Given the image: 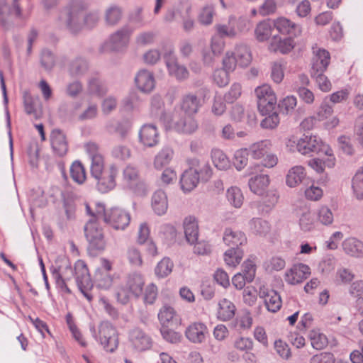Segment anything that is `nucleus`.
Here are the masks:
<instances>
[{
    "mask_svg": "<svg viewBox=\"0 0 363 363\" xmlns=\"http://www.w3.org/2000/svg\"><path fill=\"white\" fill-rule=\"evenodd\" d=\"M189 168L182 174L180 185L185 193L194 190L200 182H206L212 177V169L208 162L196 157L187 160Z\"/></svg>",
    "mask_w": 363,
    "mask_h": 363,
    "instance_id": "1",
    "label": "nucleus"
},
{
    "mask_svg": "<svg viewBox=\"0 0 363 363\" xmlns=\"http://www.w3.org/2000/svg\"><path fill=\"white\" fill-rule=\"evenodd\" d=\"M296 148L302 155L316 153L328 156L325 162L328 167H333L335 164V157L333 150L316 135H303L298 140Z\"/></svg>",
    "mask_w": 363,
    "mask_h": 363,
    "instance_id": "2",
    "label": "nucleus"
},
{
    "mask_svg": "<svg viewBox=\"0 0 363 363\" xmlns=\"http://www.w3.org/2000/svg\"><path fill=\"white\" fill-rule=\"evenodd\" d=\"M87 4L83 0H72L67 8L62 12L60 19L65 21L67 28L72 33L80 30L84 25V12Z\"/></svg>",
    "mask_w": 363,
    "mask_h": 363,
    "instance_id": "3",
    "label": "nucleus"
},
{
    "mask_svg": "<svg viewBox=\"0 0 363 363\" xmlns=\"http://www.w3.org/2000/svg\"><path fill=\"white\" fill-rule=\"evenodd\" d=\"M145 281L139 273H132L128 275L124 284L117 290L116 296L118 302L126 304L131 296L138 298L143 290Z\"/></svg>",
    "mask_w": 363,
    "mask_h": 363,
    "instance_id": "4",
    "label": "nucleus"
},
{
    "mask_svg": "<svg viewBox=\"0 0 363 363\" xmlns=\"http://www.w3.org/2000/svg\"><path fill=\"white\" fill-rule=\"evenodd\" d=\"M258 110L262 115H266L273 111L277 105V96L268 84H263L255 89Z\"/></svg>",
    "mask_w": 363,
    "mask_h": 363,
    "instance_id": "5",
    "label": "nucleus"
},
{
    "mask_svg": "<svg viewBox=\"0 0 363 363\" xmlns=\"http://www.w3.org/2000/svg\"><path fill=\"white\" fill-rule=\"evenodd\" d=\"M163 57L170 76L178 81H184L189 77V72L187 68L179 63L177 57L174 55V48L172 45L169 44L167 46Z\"/></svg>",
    "mask_w": 363,
    "mask_h": 363,
    "instance_id": "6",
    "label": "nucleus"
},
{
    "mask_svg": "<svg viewBox=\"0 0 363 363\" xmlns=\"http://www.w3.org/2000/svg\"><path fill=\"white\" fill-rule=\"evenodd\" d=\"M99 340L104 350L114 352L118 345L117 330L108 321H103L99 326Z\"/></svg>",
    "mask_w": 363,
    "mask_h": 363,
    "instance_id": "7",
    "label": "nucleus"
},
{
    "mask_svg": "<svg viewBox=\"0 0 363 363\" xmlns=\"http://www.w3.org/2000/svg\"><path fill=\"white\" fill-rule=\"evenodd\" d=\"M133 33V28L124 26L110 35L106 44L113 51L124 52L128 47Z\"/></svg>",
    "mask_w": 363,
    "mask_h": 363,
    "instance_id": "8",
    "label": "nucleus"
},
{
    "mask_svg": "<svg viewBox=\"0 0 363 363\" xmlns=\"http://www.w3.org/2000/svg\"><path fill=\"white\" fill-rule=\"evenodd\" d=\"M84 233L89 243V247L96 250L104 249L105 241L99 220H89L84 226Z\"/></svg>",
    "mask_w": 363,
    "mask_h": 363,
    "instance_id": "9",
    "label": "nucleus"
},
{
    "mask_svg": "<svg viewBox=\"0 0 363 363\" xmlns=\"http://www.w3.org/2000/svg\"><path fill=\"white\" fill-rule=\"evenodd\" d=\"M103 220L116 230H124L130 223V214L123 209L112 208L105 210Z\"/></svg>",
    "mask_w": 363,
    "mask_h": 363,
    "instance_id": "10",
    "label": "nucleus"
},
{
    "mask_svg": "<svg viewBox=\"0 0 363 363\" xmlns=\"http://www.w3.org/2000/svg\"><path fill=\"white\" fill-rule=\"evenodd\" d=\"M118 172L117 167L114 165H111L97 177H93L97 181V189L101 193H106L113 189L116 185V177L118 175Z\"/></svg>",
    "mask_w": 363,
    "mask_h": 363,
    "instance_id": "11",
    "label": "nucleus"
},
{
    "mask_svg": "<svg viewBox=\"0 0 363 363\" xmlns=\"http://www.w3.org/2000/svg\"><path fill=\"white\" fill-rule=\"evenodd\" d=\"M244 20L240 18L237 20L235 16H230L227 23H218L215 26L216 30V35H220L221 38L228 37L234 38L237 36L238 33L242 30L241 24Z\"/></svg>",
    "mask_w": 363,
    "mask_h": 363,
    "instance_id": "12",
    "label": "nucleus"
},
{
    "mask_svg": "<svg viewBox=\"0 0 363 363\" xmlns=\"http://www.w3.org/2000/svg\"><path fill=\"white\" fill-rule=\"evenodd\" d=\"M310 274L311 269L307 264L298 263L286 272L284 279L288 284L295 285L306 279Z\"/></svg>",
    "mask_w": 363,
    "mask_h": 363,
    "instance_id": "13",
    "label": "nucleus"
},
{
    "mask_svg": "<svg viewBox=\"0 0 363 363\" xmlns=\"http://www.w3.org/2000/svg\"><path fill=\"white\" fill-rule=\"evenodd\" d=\"M259 296L264 299V305L268 311L277 312L281 307L282 301L280 295L273 289L262 286L259 290Z\"/></svg>",
    "mask_w": 363,
    "mask_h": 363,
    "instance_id": "14",
    "label": "nucleus"
},
{
    "mask_svg": "<svg viewBox=\"0 0 363 363\" xmlns=\"http://www.w3.org/2000/svg\"><path fill=\"white\" fill-rule=\"evenodd\" d=\"M313 57L311 72L324 73L327 69L330 60V55L328 50L313 46L312 48Z\"/></svg>",
    "mask_w": 363,
    "mask_h": 363,
    "instance_id": "15",
    "label": "nucleus"
},
{
    "mask_svg": "<svg viewBox=\"0 0 363 363\" xmlns=\"http://www.w3.org/2000/svg\"><path fill=\"white\" fill-rule=\"evenodd\" d=\"M140 142L146 147L156 146L160 141V135L157 127L153 124H145L139 132Z\"/></svg>",
    "mask_w": 363,
    "mask_h": 363,
    "instance_id": "16",
    "label": "nucleus"
},
{
    "mask_svg": "<svg viewBox=\"0 0 363 363\" xmlns=\"http://www.w3.org/2000/svg\"><path fill=\"white\" fill-rule=\"evenodd\" d=\"M274 27L281 34L298 36L301 34L302 29L297 24L286 17H279L273 22Z\"/></svg>",
    "mask_w": 363,
    "mask_h": 363,
    "instance_id": "17",
    "label": "nucleus"
},
{
    "mask_svg": "<svg viewBox=\"0 0 363 363\" xmlns=\"http://www.w3.org/2000/svg\"><path fill=\"white\" fill-rule=\"evenodd\" d=\"M129 340L134 348L138 351L148 350L152 345L150 337L138 328H135L130 332Z\"/></svg>",
    "mask_w": 363,
    "mask_h": 363,
    "instance_id": "18",
    "label": "nucleus"
},
{
    "mask_svg": "<svg viewBox=\"0 0 363 363\" xmlns=\"http://www.w3.org/2000/svg\"><path fill=\"white\" fill-rule=\"evenodd\" d=\"M50 142L54 153L58 157H64L68 152V143L65 135L59 129H55L50 134Z\"/></svg>",
    "mask_w": 363,
    "mask_h": 363,
    "instance_id": "19",
    "label": "nucleus"
},
{
    "mask_svg": "<svg viewBox=\"0 0 363 363\" xmlns=\"http://www.w3.org/2000/svg\"><path fill=\"white\" fill-rule=\"evenodd\" d=\"M74 275L77 285L79 289H91L93 284L91 283L88 268L82 260H79L74 265Z\"/></svg>",
    "mask_w": 363,
    "mask_h": 363,
    "instance_id": "20",
    "label": "nucleus"
},
{
    "mask_svg": "<svg viewBox=\"0 0 363 363\" xmlns=\"http://www.w3.org/2000/svg\"><path fill=\"white\" fill-rule=\"evenodd\" d=\"M342 248L345 255L354 258L363 257V242L355 237H349L342 242Z\"/></svg>",
    "mask_w": 363,
    "mask_h": 363,
    "instance_id": "21",
    "label": "nucleus"
},
{
    "mask_svg": "<svg viewBox=\"0 0 363 363\" xmlns=\"http://www.w3.org/2000/svg\"><path fill=\"white\" fill-rule=\"evenodd\" d=\"M207 333L208 329L205 324L195 322L186 328L185 335L193 343H201L205 340Z\"/></svg>",
    "mask_w": 363,
    "mask_h": 363,
    "instance_id": "22",
    "label": "nucleus"
},
{
    "mask_svg": "<svg viewBox=\"0 0 363 363\" xmlns=\"http://www.w3.org/2000/svg\"><path fill=\"white\" fill-rule=\"evenodd\" d=\"M135 81L138 88L145 93L152 91L155 84L153 74L147 69L139 71L135 77Z\"/></svg>",
    "mask_w": 363,
    "mask_h": 363,
    "instance_id": "23",
    "label": "nucleus"
},
{
    "mask_svg": "<svg viewBox=\"0 0 363 363\" xmlns=\"http://www.w3.org/2000/svg\"><path fill=\"white\" fill-rule=\"evenodd\" d=\"M306 177L305 168L301 165H296L290 168L286 175V184L290 188L299 186Z\"/></svg>",
    "mask_w": 363,
    "mask_h": 363,
    "instance_id": "24",
    "label": "nucleus"
},
{
    "mask_svg": "<svg viewBox=\"0 0 363 363\" xmlns=\"http://www.w3.org/2000/svg\"><path fill=\"white\" fill-rule=\"evenodd\" d=\"M183 225L186 241L193 245L199 237V226L196 218L192 216L186 217Z\"/></svg>",
    "mask_w": 363,
    "mask_h": 363,
    "instance_id": "25",
    "label": "nucleus"
},
{
    "mask_svg": "<svg viewBox=\"0 0 363 363\" xmlns=\"http://www.w3.org/2000/svg\"><path fill=\"white\" fill-rule=\"evenodd\" d=\"M223 240L230 247H240L247 242V238L242 232L234 231L230 228L225 229Z\"/></svg>",
    "mask_w": 363,
    "mask_h": 363,
    "instance_id": "26",
    "label": "nucleus"
},
{
    "mask_svg": "<svg viewBox=\"0 0 363 363\" xmlns=\"http://www.w3.org/2000/svg\"><path fill=\"white\" fill-rule=\"evenodd\" d=\"M294 45V41L291 38L281 39L277 36H274L269 45V49L274 52L286 54L292 50Z\"/></svg>",
    "mask_w": 363,
    "mask_h": 363,
    "instance_id": "27",
    "label": "nucleus"
},
{
    "mask_svg": "<svg viewBox=\"0 0 363 363\" xmlns=\"http://www.w3.org/2000/svg\"><path fill=\"white\" fill-rule=\"evenodd\" d=\"M152 207L155 213L159 216L164 215L168 208L167 196L162 190L156 191L152 197Z\"/></svg>",
    "mask_w": 363,
    "mask_h": 363,
    "instance_id": "28",
    "label": "nucleus"
},
{
    "mask_svg": "<svg viewBox=\"0 0 363 363\" xmlns=\"http://www.w3.org/2000/svg\"><path fill=\"white\" fill-rule=\"evenodd\" d=\"M270 180L267 174H259L251 177L248 182V186L254 194L263 195L264 191L268 187Z\"/></svg>",
    "mask_w": 363,
    "mask_h": 363,
    "instance_id": "29",
    "label": "nucleus"
},
{
    "mask_svg": "<svg viewBox=\"0 0 363 363\" xmlns=\"http://www.w3.org/2000/svg\"><path fill=\"white\" fill-rule=\"evenodd\" d=\"M202 104L201 99L194 94H188L183 96L181 108L187 114H195L198 112Z\"/></svg>",
    "mask_w": 363,
    "mask_h": 363,
    "instance_id": "30",
    "label": "nucleus"
},
{
    "mask_svg": "<svg viewBox=\"0 0 363 363\" xmlns=\"http://www.w3.org/2000/svg\"><path fill=\"white\" fill-rule=\"evenodd\" d=\"M235 306L227 298H223L218 302L217 317L222 321L232 319L235 313Z\"/></svg>",
    "mask_w": 363,
    "mask_h": 363,
    "instance_id": "31",
    "label": "nucleus"
},
{
    "mask_svg": "<svg viewBox=\"0 0 363 363\" xmlns=\"http://www.w3.org/2000/svg\"><path fill=\"white\" fill-rule=\"evenodd\" d=\"M272 142L269 140H262L252 144L248 148L250 155L255 160L262 158L272 147Z\"/></svg>",
    "mask_w": 363,
    "mask_h": 363,
    "instance_id": "32",
    "label": "nucleus"
},
{
    "mask_svg": "<svg viewBox=\"0 0 363 363\" xmlns=\"http://www.w3.org/2000/svg\"><path fill=\"white\" fill-rule=\"evenodd\" d=\"M174 127L179 133L191 134L198 128V124L194 118L188 115L176 121Z\"/></svg>",
    "mask_w": 363,
    "mask_h": 363,
    "instance_id": "33",
    "label": "nucleus"
},
{
    "mask_svg": "<svg viewBox=\"0 0 363 363\" xmlns=\"http://www.w3.org/2000/svg\"><path fill=\"white\" fill-rule=\"evenodd\" d=\"M174 151L169 147H164L155 157L154 167L157 169H161L169 164L173 158Z\"/></svg>",
    "mask_w": 363,
    "mask_h": 363,
    "instance_id": "34",
    "label": "nucleus"
},
{
    "mask_svg": "<svg viewBox=\"0 0 363 363\" xmlns=\"http://www.w3.org/2000/svg\"><path fill=\"white\" fill-rule=\"evenodd\" d=\"M87 69V62L82 57H77L70 62L68 72L70 76L78 77L85 74Z\"/></svg>",
    "mask_w": 363,
    "mask_h": 363,
    "instance_id": "35",
    "label": "nucleus"
},
{
    "mask_svg": "<svg viewBox=\"0 0 363 363\" xmlns=\"http://www.w3.org/2000/svg\"><path fill=\"white\" fill-rule=\"evenodd\" d=\"M243 254L240 247H230L224 253V261L228 266L235 267L241 262Z\"/></svg>",
    "mask_w": 363,
    "mask_h": 363,
    "instance_id": "36",
    "label": "nucleus"
},
{
    "mask_svg": "<svg viewBox=\"0 0 363 363\" xmlns=\"http://www.w3.org/2000/svg\"><path fill=\"white\" fill-rule=\"evenodd\" d=\"M233 54L238 64L242 67H247L252 61V55L250 49L245 45H238Z\"/></svg>",
    "mask_w": 363,
    "mask_h": 363,
    "instance_id": "37",
    "label": "nucleus"
},
{
    "mask_svg": "<svg viewBox=\"0 0 363 363\" xmlns=\"http://www.w3.org/2000/svg\"><path fill=\"white\" fill-rule=\"evenodd\" d=\"M273 25L269 21H263L259 22L255 28V33L257 40L260 42L265 41L272 35Z\"/></svg>",
    "mask_w": 363,
    "mask_h": 363,
    "instance_id": "38",
    "label": "nucleus"
},
{
    "mask_svg": "<svg viewBox=\"0 0 363 363\" xmlns=\"http://www.w3.org/2000/svg\"><path fill=\"white\" fill-rule=\"evenodd\" d=\"M211 157L215 167L220 170H225L230 167V162L226 155L219 149L211 152Z\"/></svg>",
    "mask_w": 363,
    "mask_h": 363,
    "instance_id": "39",
    "label": "nucleus"
},
{
    "mask_svg": "<svg viewBox=\"0 0 363 363\" xmlns=\"http://www.w3.org/2000/svg\"><path fill=\"white\" fill-rule=\"evenodd\" d=\"M249 228L254 234L264 235L269 233L270 226L267 220L259 218H254L249 222Z\"/></svg>",
    "mask_w": 363,
    "mask_h": 363,
    "instance_id": "40",
    "label": "nucleus"
},
{
    "mask_svg": "<svg viewBox=\"0 0 363 363\" xmlns=\"http://www.w3.org/2000/svg\"><path fill=\"white\" fill-rule=\"evenodd\" d=\"M226 198L229 203L236 208H240L244 201L242 191L236 186H231L227 190Z\"/></svg>",
    "mask_w": 363,
    "mask_h": 363,
    "instance_id": "41",
    "label": "nucleus"
},
{
    "mask_svg": "<svg viewBox=\"0 0 363 363\" xmlns=\"http://www.w3.org/2000/svg\"><path fill=\"white\" fill-rule=\"evenodd\" d=\"M12 23L11 7L6 0H0V25L8 29Z\"/></svg>",
    "mask_w": 363,
    "mask_h": 363,
    "instance_id": "42",
    "label": "nucleus"
},
{
    "mask_svg": "<svg viewBox=\"0 0 363 363\" xmlns=\"http://www.w3.org/2000/svg\"><path fill=\"white\" fill-rule=\"evenodd\" d=\"M311 346L317 350L324 349L328 344V337L319 330H313L309 333Z\"/></svg>",
    "mask_w": 363,
    "mask_h": 363,
    "instance_id": "43",
    "label": "nucleus"
},
{
    "mask_svg": "<svg viewBox=\"0 0 363 363\" xmlns=\"http://www.w3.org/2000/svg\"><path fill=\"white\" fill-rule=\"evenodd\" d=\"M85 211L87 216L91 218L89 220H99L103 219L105 213V206L101 203H94V208H93L89 203H84Z\"/></svg>",
    "mask_w": 363,
    "mask_h": 363,
    "instance_id": "44",
    "label": "nucleus"
},
{
    "mask_svg": "<svg viewBox=\"0 0 363 363\" xmlns=\"http://www.w3.org/2000/svg\"><path fill=\"white\" fill-rule=\"evenodd\" d=\"M122 18V10L120 7L113 5L108 8L105 13V21L108 26L117 25Z\"/></svg>",
    "mask_w": 363,
    "mask_h": 363,
    "instance_id": "45",
    "label": "nucleus"
},
{
    "mask_svg": "<svg viewBox=\"0 0 363 363\" xmlns=\"http://www.w3.org/2000/svg\"><path fill=\"white\" fill-rule=\"evenodd\" d=\"M70 174L72 179L79 184H82L86 180L85 169L79 161L72 163L70 167Z\"/></svg>",
    "mask_w": 363,
    "mask_h": 363,
    "instance_id": "46",
    "label": "nucleus"
},
{
    "mask_svg": "<svg viewBox=\"0 0 363 363\" xmlns=\"http://www.w3.org/2000/svg\"><path fill=\"white\" fill-rule=\"evenodd\" d=\"M174 264L168 257H164L159 262L155 269L157 277L164 278L167 277L172 271Z\"/></svg>",
    "mask_w": 363,
    "mask_h": 363,
    "instance_id": "47",
    "label": "nucleus"
},
{
    "mask_svg": "<svg viewBox=\"0 0 363 363\" xmlns=\"http://www.w3.org/2000/svg\"><path fill=\"white\" fill-rule=\"evenodd\" d=\"M352 188L357 199L363 198V166L357 170L352 181Z\"/></svg>",
    "mask_w": 363,
    "mask_h": 363,
    "instance_id": "48",
    "label": "nucleus"
},
{
    "mask_svg": "<svg viewBox=\"0 0 363 363\" xmlns=\"http://www.w3.org/2000/svg\"><path fill=\"white\" fill-rule=\"evenodd\" d=\"M95 282L98 288L108 289L112 285L113 279L107 272L97 269L95 273Z\"/></svg>",
    "mask_w": 363,
    "mask_h": 363,
    "instance_id": "49",
    "label": "nucleus"
},
{
    "mask_svg": "<svg viewBox=\"0 0 363 363\" xmlns=\"http://www.w3.org/2000/svg\"><path fill=\"white\" fill-rule=\"evenodd\" d=\"M88 91L90 94L103 96L107 92L106 86L97 77H92L88 81Z\"/></svg>",
    "mask_w": 363,
    "mask_h": 363,
    "instance_id": "50",
    "label": "nucleus"
},
{
    "mask_svg": "<svg viewBox=\"0 0 363 363\" xmlns=\"http://www.w3.org/2000/svg\"><path fill=\"white\" fill-rule=\"evenodd\" d=\"M317 220L324 225H330L333 223L334 216L332 211L326 206H320L316 213Z\"/></svg>",
    "mask_w": 363,
    "mask_h": 363,
    "instance_id": "51",
    "label": "nucleus"
},
{
    "mask_svg": "<svg viewBox=\"0 0 363 363\" xmlns=\"http://www.w3.org/2000/svg\"><path fill=\"white\" fill-rule=\"evenodd\" d=\"M125 257L129 264L135 267L142 266L143 259L140 251L135 247H129L125 253Z\"/></svg>",
    "mask_w": 363,
    "mask_h": 363,
    "instance_id": "52",
    "label": "nucleus"
},
{
    "mask_svg": "<svg viewBox=\"0 0 363 363\" xmlns=\"http://www.w3.org/2000/svg\"><path fill=\"white\" fill-rule=\"evenodd\" d=\"M248 155H250V153L247 148H241L235 152L233 164L238 171H240L247 165Z\"/></svg>",
    "mask_w": 363,
    "mask_h": 363,
    "instance_id": "53",
    "label": "nucleus"
},
{
    "mask_svg": "<svg viewBox=\"0 0 363 363\" xmlns=\"http://www.w3.org/2000/svg\"><path fill=\"white\" fill-rule=\"evenodd\" d=\"M265 116L266 117L260 123V126L264 129H275L280 123L279 114L273 111Z\"/></svg>",
    "mask_w": 363,
    "mask_h": 363,
    "instance_id": "54",
    "label": "nucleus"
},
{
    "mask_svg": "<svg viewBox=\"0 0 363 363\" xmlns=\"http://www.w3.org/2000/svg\"><path fill=\"white\" fill-rule=\"evenodd\" d=\"M156 34L152 31H145L138 33L135 37V43L139 47L150 45L155 43Z\"/></svg>",
    "mask_w": 363,
    "mask_h": 363,
    "instance_id": "55",
    "label": "nucleus"
},
{
    "mask_svg": "<svg viewBox=\"0 0 363 363\" xmlns=\"http://www.w3.org/2000/svg\"><path fill=\"white\" fill-rule=\"evenodd\" d=\"M285 66L281 62H274L271 66V78L274 82L279 84L284 77Z\"/></svg>",
    "mask_w": 363,
    "mask_h": 363,
    "instance_id": "56",
    "label": "nucleus"
},
{
    "mask_svg": "<svg viewBox=\"0 0 363 363\" xmlns=\"http://www.w3.org/2000/svg\"><path fill=\"white\" fill-rule=\"evenodd\" d=\"M214 14L213 7L212 6H206L201 9L199 15V22L203 26H208L212 23Z\"/></svg>",
    "mask_w": 363,
    "mask_h": 363,
    "instance_id": "57",
    "label": "nucleus"
},
{
    "mask_svg": "<svg viewBox=\"0 0 363 363\" xmlns=\"http://www.w3.org/2000/svg\"><path fill=\"white\" fill-rule=\"evenodd\" d=\"M311 77L315 79L319 89L324 92L329 91L332 88V84L324 73L311 72Z\"/></svg>",
    "mask_w": 363,
    "mask_h": 363,
    "instance_id": "58",
    "label": "nucleus"
},
{
    "mask_svg": "<svg viewBox=\"0 0 363 363\" xmlns=\"http://www.w3.org/2000/svg\"><path fill=\"white\" fill-rule=\"evenodd\" d=\"M304 194L308 200L316 201L323 197V191L316 184H312L305 189Z\"/></svg>",
    "mask_w": 363,
    "mask_h": 363,
    "instance_id": "59",
    "label": "nucleus"
},
{
    "mask_svg": "<svg viewBox=\"0 0 363 363\" xmlns=\"http://www.w3.org/2000/svg\"><path fill=\"white\" fill-rule=\"evenodd\" d=\"M242 94V86L240 83H233L229 91L224 95V99L228 103H233Z\"/></svg>",
    "mask_w": 363,
    "mask_h": 363,
    "instance_id": "60",
    "label": "nucleus"
},
{
    "mask_svg": "<svg viewBox=\"0 0 363 363\" xmlns=\"http://www.w3.org/2000/svg\"><path fill=\"white\" fill-rule=\"evenodd\" d=\"M174 315V309L171 306H164L160 309L158 313V318L160 323L164 326L165 324H167L171 320H172Z\"/></svg>",
    "mask_w": 363,
    "mask_h": 363,
    "instance_id": "61",
    "label": "nucleus"
},
{
    "mask_svg": "<svg viewBox=\"0 0 363 363\" xmlns=\"http://www.w3.org/2000/svg\"><path fill=\"white\" fill-rule=\"evenodd\" d=\"M211 50L213 55L219 56L223 51L225 41L220 35H213L211 40Z\"/></svg>",
    "mask_w": 363,
    "mask_h": 363,
    "instance_id": "62",
    "label": "nucleus"
},
{
    "mask_svg": "<svg viewBox=\"0 0 363 363\" xmlns=\"http://www.w3.org/2000/svg\"><path fill=\"white\" fill-rule=\"evenodd\" d=\"M40 62L46 70H51L55 63L54 55L49 50L44 49L41 53Z\"/></svg>",
    "mask_w": 363,
    "mask_h": 363,
    "instance_id": "63",
    "label": "nucleus"
},
{
    "mask_svg": "<svg viewBox=\"0 0 363 363\" xmlns=\"http://www.w3.org/2000/svg\"><path fill=\"white\" fill-rule=\"evenodd\" d=\"M334 354L329 352H323L312 356L309 363H334Z\"/></svg>",
    "mask_w": 363,
    "mask_h": 363,
    "instance_id": "64",
    "label": "nucleus"
}]
</instances>
